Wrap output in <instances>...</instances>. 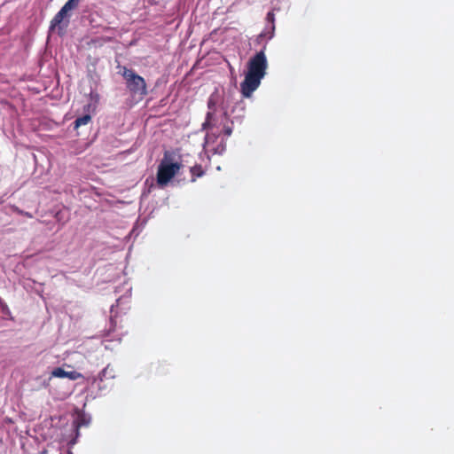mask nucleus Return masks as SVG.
I'll list each match as a JSON object with an SVG mask.
<instances>
[{"mask_svg":"<svg viewBox=\"0 0 454 454\" xmlns=\"http://www.w3.org/2000/svg\"><path fill=\"white\" fill-rule=\"evenodd\" d=\"M224 148H225V146L222 145V149H221V151L219 153H222L223 151H224Z\"/></svg>","mask_w":454,"mask_h":454,"instance_id":"18","label":"nucleus"},{"mask_svg":"<svg viewBox=\"0 0 454 454\" xmlns=\"http://www.w3.org/2000/svg\"><path fill=\"white\" fill-rule=\"evenodd\" d=\"M215 125V123L214 113L208 112L207 114L206 120H205L204 123L202 124V129H211Z\"/></svg>","mask_w":454,"mask_h":454,"instance_id":"10","label":"nucleus"},{"mask_svg":"<svg viewBox=\"0 0 454 454\" xmlns=\"http://www.w3.org/2000/svg\"><path fill=\"white\" fill-rule=\"evenodd\" d=\"M67 454H74V453L71 450H68Z\"/></svg>","mask_w":454,"mask_h":454,"instance_id":"19","label":"nucleus"},{"mask_svg":"<svg viewBox=\"0 0 454 454\" xmlns=\"http://www.w3.org/2000/svg\"><path fill=\"white\" fill-rule=\"evenodd\" d=\"M190 172L192 175V182H195L197 178L203 176L205 174L202 166L200 164H196L192 167L190 168Z\"/></svg>","mask_w":454,"mask_h":454,"instance_id":"8","label":"nucleus"},{"mask_svg":"<svg viewBox=\"0 0 454 454\" xmlns=\"http://www.w3.org/2000/svg\"><path fill=\"white\" fill-rule=\"evenodd\" d=\"M266 20L269 21V22H271L272 24L274 23V20H275V16H274V13L270 12H268L267 14V17H266Z\"/></svg>","mask_w":454,"mask_h":454,"instance_id":"13","label":"nucleus"},{"mask_svg":"<svg viewBox=\"0 0 454 454\" xmlns=\"http://www.w3.org/2000/svg\"><path fill=\"white\" fill-rule=\"evenodd\" d=\"M81 0H68L51 20L50 26L51 30L57 29L59 35H64L65 29L69 23L68 19L66 20L65 19L67 18L68 12L77 8Z\"/></svg>","mask_w":454,"mask_h":454,"instance_id":"3","label":"nucleus"},{"mask_svg":"<svg viewBox=\"0 0 454 454\" xmlns=\"http://www.w3.org/2000/svg\"><path fill=\"white\" fill-rule=\"evenodd\" d=\"M182 164L179 162H173L172 154L169 152H165L163 159L158 166L157 171V184L163 187L179 172Z\"/></svg>","mask_w":454,"mask_h":454,"instance_id":"2","label":"nucleus"},{"mask_svg":"<svg viewBox=\"0 0 454 454\" xmlns=\"http://www.w3.org/2000/svg\"><path fill=\"white\" fill-rule=\"evenodd\" d=\"M119 74L125 80L126 88L132 97H138L143 99L147 94V84L145 80L137 74L133 69L124 66L118 67Z\"/></svg>","mask_w":454,"mask_h":454,"instance_id":"1","label":"nucleus"},{"mask_svg":"<svg viewBox=\"0 0 454 454\" xmlns=\"http://www.w3.org/2000/svg\"><path fill=\"white\" fill-rule=\"evenodd\" d=\"M24 433L28 435V426H26Z\"/></svg>","mask_w":454,"mask_h":454,"instance_id":"17","label":"nucleus"},{"mask_svg":"<svg viewBox=\"0 0 454 454\" xmlns=\"http://www.w3.org/2000/svg\"><path fill=\"white\" fill-rule=\"evenodd\" d=\"M262 79L260 76L247 73L244 81L240 84L242 96L244 98H250L253 92L260 86Z\"/></svg>","mask_w":454,"mask_h":454,"instance_id":"5","label":"nucleus"},{"mask_svg":"<svg viewBox=\"0 0 454 454\" xmlns=\"http://www.w3.org/2000/svg\"><path fill=\"white\" fill-rule=\"evenodd\" d=\"M13 211H15V212H17L18 214H20V215H28V212H24L23 210L19 209V207H13Z\"/></svg>","mask_w":454,"mask_h":454,"instance_id":"14","label":"nucleus"},{"mask_svg":"<svg viewBox=\"0 0 454 454\" xmlns=\"http://www.w3.org/2000/svg\"><path fill=\"white\" fill-rule=\"evenodd\" d=\"M91 121L90 114H84L83 116L78 117L74 121V129H78L81 126L87 125Z\"/></svg>","mask_w":454,"mask_h":454,"instance_id":"9","label":"nucleus"},{"mask_svg":"<svg viewBox=\"0 0 454 454\" xmlns=\"http://www.w3.org/2000/svg\"><path fill=\"white\" fill-rule=\"evenodd\" d=\"M20 445H21V448L23 449L24 452H26V449H25V442L21 440L20 442Z\"/></svg>","mask_w":454,"mask_h":454,"instance_id":"16","label":"nucleus"},{"mask_svg":"<svg viewBox=\"0 0 454 454\" xmlns=\"http://www.w3.org/2000/svg\"><path fill=\"white\" fill-rule=\"evenodd\" d=\"M89 421L85 419L84 416H79L78 419L74 422V430L75 432V436L68 442V446L71 448L76 443V439L79 436V429L82 426H87Z\"/></svg>","mask_w":454,"mask_h":454,"instance_id":"7","label":"nucleus"},{"mask_svg":"<svg viewBox=\"0 0 454 454\" xmlns=\"http://www.w3.org/2000/svg\"><path fill=\"white\" fill-rule=\"evenodd\" d=\"M267 67L268 62L265 53L263 51H261L250 59L247 66V73L263 78L266 74Z\"/></svg>","mask_w":454,"mask_h":454,"instance_id":"4","label":"nucleus"},{"mask_svg":"<svg viewBox=\"0 0 454 454\" xmlns=\"http://www.w3.org/2000/svg\"><path fill=\"white\" fill-rule=\"evenodd\" d=\"M0 304H1V312H2L3 316L4 317L11 316V311H10L7 304L2 301H0Z\"/></svg>","mask_w":454,"mask_h":454,"instance_id":"11","label":"nucleus"},{"mask_svg":"<svg viewBox=\"0 0 454 454\" xmlns=\"http://www.w3.org/2000/svg\"><path fill=\"white\" fill-rule=\"evenodd\" d=\"M51 377L55 378H67L71 380H76L79 379H83V375L76 371H65L61 367L54 368L51 373Z\"/></svg>","mask_w":454,"mask_h":454,"instance_id":"6","label":"nucleus"},{"mask_svg":"<svg viewBox=\"0 0 454 454\" xmlns=\"http://www.w3.org/2000/svg\"><path fill=\"white\" fill-rule=\"evenodd\" d=\"M207 106L209 109H213L215 106V102L212 99H209L207 102Z\"/></svg>","mask_w":454,"mask_h":454,"instance_id":"15","label":"nucleus"},{"mask_svg":"<svg viewBox=\"0 0 454 454\" xmlns=\"http://www.w3.org/2000/svg\"><path fill=\"white\" fill-rule=\"evenodd\" d=\"M223 132L226 137H230L232 134V126L229 124H224Z\"/></svg>","mask_w":454,"mask_h":454,"instance_id":"12","label":"nucleus"}]
</instances>
